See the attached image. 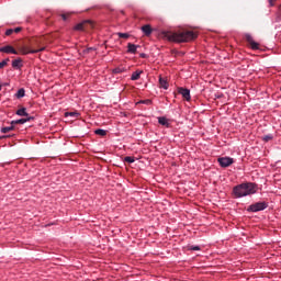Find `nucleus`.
I'll return each mask as SVG.
<instances>
[{"label":"nucleus","mask_w":281,"mask_h":281,"mask_svg":"<svg viewBox=\"0 0 281 281\" xmlns=\"http://www.w3.org/2000/svg\"><path fill=\"white\" fill-rule=\"evenodd\" d=\"M140 76H142V71H134L132 74L131 80H139Z\"/></svg>","instance_id":"aec40b11"},{"label":"nucleus","mask_w":281,"mask_h":281,"mask_svg":"<svg viewBox=\"0 0 281 281\" xmlns=\"http://www.w3.org/2000/svg\"><path fill=\"white\" fill-rule=\"evenodd\" d=\"M142 32L145 34V36H150L153 34V27L150 24L143 25Z\"/></svg>","instance_id":"9d476101"},{"label":"nucleus","mask_w":281,"mask_h":281,"mask_svg":"<svg viewBox=\"0 0 281 281\" xmlns=\"http://www.w3.org/2000/svg\"><path fill=\"white\" fill-rule=\"evenodd\" d=\"M66 116L80 117V113H78V112H66Z\"/></svg>","instance_id":"b1692460"},{"label":"nucleus","mask_w":281,"mask_h":281,"mask_svg":"<svg viewBox=\"0 0 281 281\" xmlns=\"http://www.w3.org/2000/svg\"><path fill=\"white\" fill-rule=\"evenodd\" d=\"M140 58H148V55H146V53H140Z\"/></svg>","instance_id":"72a5a7b5"},{"label":"nucleus","mask_w":281,"mask_h":281,"mask_svg":"<svg viewBox=\"0 0 281 281\" xmlns=\"http://www.w3.org/2000/svg\"><path fill=\"white\" fill-rule=\"evenodd\" d=\"M126 71V68L124 67H116L112 70V74H124Z\"/></svg>","instance_id":"412c9836"},{"label":"nucleus","mask_w":281,"mask_h":281,"mask_svg":"<svg viewBox=\"0 0 281 281\" xmlns=\"http://www.w3.org/2000/svg\"><path fill=\"white\" fill-rule=\"evenodd\" d=\"M0 53H2V54H14V55L19 54V52H16V49H14L12 47V45H5V46L0 47Z\"/></svg>","instance_id":"1a4fd4ad"},{"label":"nucleus","mask_w":281,"mask_h":281,"mask_svg":"<svg viewBox=\"0 0 281 281\" xmlns=\"http://www.w3.org/2000/svg\"><path fill=\"white\" fill-rule=\"evenodd\" d=\"M267 207H269V203L267 202H257V203H254V204H250L247 209V212H262L265 210H267Z\"/></svg>","instance_id":"7ed1b4c3"},{"label":"nucleus","mask_w":281,"mask_h":281,"mask_svg":"<svg viewBox=\"0 0 281 281\" xmlns=\"http://www.w3.org/2000/svg\"><path fill=\"white\" fill-rule=\"evenodd\" d=\"M19 32H23V27L18 26V27L13 29V33L19 34Z\"/></svg>","instance_id":"c756f323"},{"label":"nucleus","mask_w":281,"mask_h":281,"mask_svg":"<svg viewBox=\"0 0 281 281\" xmlns=\"http://www.w3.org/2000/svg\"><path fill=\"white\" fill-rule=\"evenodd\" d=\"M85 52V54H89V52H93V47H89V48H87L86 50H83Z\"/></svg>","instance_id":"473e14b6"},{"label":"nucleus","mask_w":281,"mask_h":281,"mask_svg":"<svg viewBox=\"0 0 281 281\" xmlns=\"http://www.w3.org/2000/svg\"><path fill=\"white\" fill-rule=\"evenodd\" d=\"M137 47L138 45H135L133 43L127 44V54H137Z\"/></svg>","instance_id":"9b49d317"},{"label":"nucleus","mask_w":281,"mask_h":281,"mask_svg":"<svg viewBox=\"0 0 281 281\" xmlns=\"http://www.w3.org/2000/svg\"><path fill=\"white\" fill-rule=\"evenodd\" d=\"M162 36L167 41H170V43H190V41H194L198 38L199 33L188 30L178 32L164 31Z\"/></svg>","instance_id":"f257e3e1"},{"label":"nucleus","mask_w":281,"mask_h":281,"mask_svg":"<svg viewBox=\"0 0 281 281\" xmlns=\"http://www.w3.org/2000/svg\"><path fill=\"white\" fill-rule=\"evenodd\" d=\"M271 139H273V134H268L262 136L263 142H271Z\"/></svg>","instance_id":"393cba45"},{"label":"nucleus","mask_w":281,"mask_h":281,"mask_svg":"<svg viewBox=\"0 0 281 281\" xmlns=\"http://www.w3.org/2000/svg\"><path fill=\"white\" fill-rule=\"evenodd\" d=\"M191 251H201V247L199 246H190Z\"/></svg>","instance_id":"c85d7f7f"},{"label":"nucleus","mask_w":281,"mask_h":281,"mask_svg":"<svg viewBox=\"0 0 281 281\" xmlns=\"http://www.w3.org/2000/svg\"><path fill=\"white\" fill-rule=\"evenodd\" d=\"M14 34V29H9L5 31V36H12Z\"/></svg>","instance_id":"cd10ccee"},{"label":"nucleus","mask_w":281,"mask_h":281,"mask_svg":"<svg viewBox=\"0 0 281 281\" xmlns=\"http://www.w3.org/2000/svg\"><path fill=\"white\" fill-rule=\"evenodd\" d=\"M138 104H153V101L150 99H147V100H142L138 102Z\"/></svg>","instance_id":"bb28decb"},{"label":"nucleus","mask_w":281,"mask_h":281,"mask_svg":"<svg viewBox=\"0 0 281 281\" xmlns=\"http://www.w3.org/2000/svg\"><path fill=\"white\" fill-rule=\"evenodd\" d=\"M158 124H160L161 126H166V128H170V122H168L166 116H159Z\"/></svg>","instance_id":"ddd939ff"},{"label":"nucleus","mask_w":281,"mask_h":281,"mask_svg":"<svg viewBox=\"0 0 281 281\" xmlns=\"http://www.w3.org/2000/svg\"><path fill=\"white\" fill-rule=\"evenodd\" d=\"M19 52L23 54V56H27V54H38L40 52H45V47L38 49H32L27 46H22L19 48Z\"/></svg>","instance_id":"20e7f679"},{"label":"nucleus","mask_w":281,"mask_h":281,"mask_svg":"<svg viewBox=\"0 0 281 281\" xmlns=\"http://www.w3.org/2000/svg\"><path fill=\"white\" fill-rule=\"evenodd\" d=\"M14 125L15 124H11L10 126H7V127H2L1 128V133H10V131H14Z\"/></svg>","instance_id":"a211bd4d"},{"label":"nucleus","mask_w":281,"mask_h":281,"mask_svg":"<svg viewBox=\"0 0 281 281\" xmlns=\"http://www.w3.org/2000/svg\"><path fill=\"white\" fill-rule=\"evenodd\" d=\"M258 192V184L254 182H244L233 188V195L235 199H243Z\"/></svg>","instance_id":"f03ea898"},{"label":"nucleus","mask_w":281,"mask_h":281,"mask_svg":"<svg viewBox=\"0 0 281 281\" xmlns=\"http://www.w3.org/2000/svg\"><path fill=\"white\" fill-rule=\"evenodd\" d=\"M15 98H18V100H21V98H25V89L21 88L18 90V92L15 93Z\"/></svg>","instance_id":"f3484780"},{"label":"nucleus","mask_w":281,"mask_h":281,"mask_svg":"<svg viewBox=\"0 0 281 281\" xmlns=\"http://www.w3.org/2000/svg\"><path fill=\"white\" fill-rule=\"evenodd\" d=\"M61 19H63V21H67V19H69V14L63 13Z\"/></svg>","instance_id":"7c9ffc66"},{"label":"nucleus","mask_w":281,"mask_h":281,"mask_svg":"<svg viewBox=\"0 0 281 281\" xmlns=\"http://www.w3.org/2000/svg\"><path fill=\"white\" fill-rule=\"evenodd\" d=\"M31 120H34V117L29 116L26 119H19V120L12 121L11 124H25L26 122H31Z\"/></svg>","instance_id":"2eb2a0df"},{"label":"nucleus","mask_w":281,"mask_h":281,"mask_svg":"<svg viewBox=\"0 0 281 281\" xmlns=\"http://www.w3.org/2000/svg\"><path fill=\"white\" fill-rule=\"evenodd\" d=\"M269 1V4L271 5V7H273V5H276V1H278V0H268Z\"/></svg>","instance_id":"2f4dec72"},{"label":"nucleus","mask_w":281,"mask_h":281,"mask_svg":"<svg viewBox=\"0 0 281 281\" xmlns=\"http://www.w3.org/2000/svg\"><path fill=\"white\" fill-rule=\"evenodd\" d=\"M13 69H21L23 67V59L18 58L12 61Z\"/></svg>","instance_id":"4468645a"},{"label":"nucleus","mask_w":281,"mask_h":281,"mask_svg":"<svg viewBox=\"0 0 281 281\" xmlns=\"http://www.w3.org/2000/svg\"><path fill=\"white\" fill-rule=\"evenodd\" d=\"M159 87L160 89L168 90V87H170V85L168 83V80H166V78L159 77Z\"/></svg>","instance_id":"f8f14e48"},{"label":"nucleus","mask_w":281,"mask_h":281,"mask_svg":"<svg viewBox=\"0 0 281 281\" xmlns=\"http://www.w3.org/2000/svg\"><path fill=\"white\" fill-rule=\"evenodd\" d=\"M119 38H130L131 34L128 33H117Z\"/></svg>","instance_id":"a878e982"},{"label":"nucleus","mask_w":281,"mask_h":281,"mask_svg":"<svg viewBox=\"0 0 281 281\" xmlns=\"http://www.w3.org/2000/svg\"><path fill=\"white\" fill-rule=\"evenodd\" d=\"M15 114H18L20 117H29L27 109L21 108L19 109Z\"/></svg>","instance_id":"dca6fc26"},{"label":"nucleus","mask_w":281,"mask_h":281,"mask_svg":"<svg viewBox=\"0 0 281 281\" xmlns=\"http://www.w3.org/2000/svg\"><path fill=\"white\" fill-rule=\"evenodd\" d=\"M87 25H89V27H93V22L91 20H86L77 25H75L74 30H76L77 32H82Z\"/></svg>","instance_id":"0eeeda50"},{"label":"nucleus","mask_w":281,"mask_h":281,"mask_svg":"<svg viewBox=\"0 0 281 281\" xmlns=\"http://www.w3.org/2000/svg\"><path fill=\"white\" fill-rule=\"evenodd\" d=\"M221 168H229V166H232V164H234V158H229V157H221L217 159Z\"/></svg>","instance_id":"423d86ee"},{"label":"nucleus","mask_w":281,"mask_h":281,"mask_svg":"<svg viewBox=\"0 0 281 281\" xmlns=\"http://www.w3.org/2000/svg\"><path fill=\"white\" fill-rule=\"evenodd\" d=\"M125 164H135V157L127 156L124 158Z\"/></svg>","instance_id":"4be33fe9"},{"label":"nucleus","mask_w":281,"mask_h":281,"mask_svg":"<svg viewBox=\"0 0 281 281\" xmlns=\"http://www.w3.org/2000/svg\"><path fill=\"white\" fill-rule=\"evenodd\" d=\"M178 93L182 95L183 100H187V102H190V100H192V97L190 95V89L188 88H178Z\"/></svg>","instance_id":"6e6552de"},{"label":"nucleus","mask_w":281,"mask_h":281,"mask_svg":"<svg viewBox=\"0 0 281 281\" xmlns=\"http://www.w3.org/2000/svg\"><path fill=\"white\" fill-rule=\"evenodd\" d=\"M95 135H100V137H105L106 135V130L98 128L94 131Z\"/></svg>","instance_id":"6ab92c4d"},{"label":"nucleus","mask_w":281,"mask_h":281,"mask_svg":"<svg viewBox=\"0 0 281 281\" xmlns=\"http://www.w3.org/2000/svg\"><path fill=\"white\" fill-rule=\"evenodd\" d=\"M245 40L248 43V45L250 46V49H260V44H258V42L254 41V37L251 36V34L247 33L245 35Z\"/></svg>","instance_id":"39448f33"},{"label":"nucleus","mask_w":281,"mask_h":281,"mask_svg":"<svg viewBox=\"0 0 281 281\" xmlns=\"http://www.w3.org/2000/svg\"><path fill=\"white\" fill-rule=\"evenodd\" d=\"M9 61H10V58H5L2 61H0V69H3V67H8Z\"/></svg>","instance_id":"5701e85b"}]
</instances>
